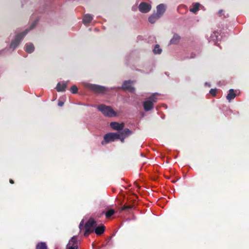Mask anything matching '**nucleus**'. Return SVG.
<instances>
[{"mask_svg":"<svg viewBox=\"0 0 249 249\" xmlns=\"http://www.w3.org/2000/svg\"><path fill=\"white\" fill-rule=\"evenodd\" d=\"M139 9L142 13H146L150 11L151 6L146 2H142L140 4Z\"/></svg>","mask_w":249,"mask_h":249,"instance_id":"6","label":"nucleus"},{"mask_svg":"<svg viewBox=\"0 0 249 249\" xmlns=\"http://www.w3.org/2000/svg\"><path fill=\"white\" fill-rule=\"evenodd\" d=\"M120 134L126 137L132 134V131L128 128L124 129L121 132H119Z\"/></svg>","mask_w":249,"mask_h":249,"instance_id":"20","label":"nucleus"},{"mask_svg":"<svg viewBox=\"0 0 249 249\" xmlns=\"http://www.w3.org/2000/svg\"><path fill=\"white\" fill-rule=\"evenodd\" d=\"M35 26H36V24H35V23H34V24H33L31 26V27H30V29H33Z\"/></svg>","mask_w":249,"mask_h":249,"instance_id":"32","label":"nucleus"},{"mask_svg":"<svg viewBox=\"0 0 249 249\" xmlns=\"http://www.w3.org/2000/svg\"><path fill=\"white\" fill-rule=\"evenodd\" d=\"M162 52V50L160 48V46L158 44L156 45L153 50V53L155 54H160Z\"/></svg>","mask_w":249,"mask_h":249,"instance_id":"23","label":"nucleus"},{"mask_svg":"<svg viewBox=\"0 0 249 249\" xmlns=\"http://www.w3.org/2000/svg\"><path fill=\"white\" fill-rule=\"evenodd\" d=\"M135 185L138 188H140V187L138 185V184L136 182L134 183Z\"/></svg>","mask_w":249,"mask_h":249,"instance_id":"34","label":"nucleus"},{"mask_svg":"<svg viewBox=\"0 0 249 249\" xmlns=\"http://www.w3.org/2000/svg\"><path fill=\"white\" fill-rule=\"evenodd\" d=\"M159 18H160V17L156 13L151 15L149 17L148 20L151 23H154Z\"/></svg>","mask_w":249,"mask_h":249,"instance_id":"16","label":"nucleus"},{"mask_svg":"<svg viewBox=\"0 0 249 249\" xmlns=\"http://www.w3.org/2000/svg\"><path fill=\"white\" fill-rule=\"evenodd\" d=\"M157 14L160 17L163 15L165 11V7L164 4H160L157 7Z\"/></svg>","mask_w":249,"mask_h":249,"instance_id":"10","label":"nucleus"},{"mask_svg":"<svg viewBox=\"0 0 249 249\" xmlns=\"http://www.w3.org/2000/svg\"><path fill=\"white\" fill-rule=\"evenodd\" d=\"M132 81L131 80L125 81L124 82L122 89L124 90H127L132 92L134 91V88L131 86Z\"/></svg>","mask_w":249,"mask_h":249,"instance_id":"7","label":"nucleus"},{"mask_svg":"<svg viewBox=\"0 0 249 249\" xmlns=\"http://www.w3.org/2000/svg\"><path fill=\"white\" fill-rule=\"evenodd\" d=\"M35 47L32 43H28L26 45L25 51L28 53H32L34 52Z\"/></svg>","mask_w":249,"mask_h":249,"instance_id":"19","label":"nucleus"},{"mask_svg":"<svg viewBox=\"0 0 249 249\" xmlns=\"http://www.w3.org/2000/svg\"><path fill=\"white\" fill-rule=\"evenodd\" d=\"M67 87L66 84L58 83L56 86V90L58 91H64Z\"/></svg>","mask_w":249,"mask_h":249,"instance_id":"18","label":"nucleus"},{"mask_svg":"<svg viewBox=\"0 0 249 249\" xmlns=\"http://www.w3.org/2000/svg\"><path fill=\"white\" fill-rule=\"evenodd\" d=\"M98 109L105 116L111 117L116 115V113L110 106L105 105H100L97 107Z\"/></svg>","mask_w":249,"mask_h":249,"instance_id":"2","label":"nucleus"},{"mask_svg":"<svg viewBox=\"0 0 249 249\" xmlns=\"http://www.w3.org/2000/svg\"><path fill=\"white\" fill-rule=\"evenodd\" d=\"M71 92L73 94H75L78 91V88L75 86H72L70 89Z\"/></svg>","mask_w":249,"mask_h":249,"instance_id":"25","label":"nucleus"},{"mask_svg":"<svg viewBox=\"0 0 249 249\" xmlns=\"http://www.w3.org/2000/svg\"><path fill=\"white\" fill-rule=\"evenodd\" d=\"M63 105H64V102L63 101H61L60 100L58 101V106L62 107L63 106Z\"/></svg>","mask_w":249,"mask_h":249,"instance_id":"30","label":"nucleus"},{"mask_svg":"<svg viewBox=\"0 0 249 249\" xmlns=\"http://www.w3.org/2000/svg\"><path fill=\"white\" fill-rule=\"evenodd\" d=\"M110 126L113 129L119 131L123 129L124 124V123L120 124L116 122H113L110 123Z\"/></svg>","mask_w":249,"mask_h":249,"instance_id":"8","label":"nucleus"},{"mask_svg":"<svg viewBox=\"0 0 249 249\" xmlns=\"http://www.w3.org/2000/svg\"><path fill=\"white\" fill-rule=\"evenodd\" d=\"M236 94L233 89H230L229 91V93L226 96L227 99L230 101L232 99H233L236 97Z\"/></svg>","mask_w":249,"mask_h":249,"instance_id":"14","label":"nucleus"},{"mask_svg":"<svg viewBox=\"0 0 249 249\" xmlns=\"http://www.w3.org/2000/svg\"><path fill=\"white\" fill-rule=\"evenodd\" d=\"M28 30H26L23 32L18 34L15 38L11 42L10 47L11 49H15L19 44L21 40L28 33Z\"/></svg>","mask_w":249,"mask_h":249,"instance_id":"3","label":"nucleus"},{"mask_svg":"<svg viewBox=\"0 0 249 249\" xmlns=\"http://www.w3.org/2000/svg\"><path fill=\"white\" fill-rule=\"evenodd\" d=\"M180 40V36L178 34H174L170 40L171 44H177Z\"/></svg>","mask_w":249,"mask_h":249,"instance_id":"13","label":"nucleus"},{"mask_svg":"<svg viewBox=\"0 0 249 249\" xmlns=\"http://www.w3.org/2000/svg\"><path fill=\"white\" fill-rule=\"evenodd\" d=\"M209 92L213 96H215L216 95V89H210Z\"/></svg>","mask_w":249,"mask_h":249,"instance_id":"27","label":"nucleus"},{"mask_svg":"<svg viewBox=\"0 0 249 249\" xmlns=\"http://www.w3.org/2000/svg\"><path fill=\"white\" fill-rule=\"evenodd\" d=\"M200 6L199 3H194L193 4V7L190 8V11L193 13H196L199 10Z\"/></svg>","mask_w":249,"mask_h":249,"instance_id":"15","label":"nucleus"},{"mask_svg":"<svg viewBox=\"0 0 249 249\" xmlns=\"http://www.w3.org/2000/svg\"><path fill=\"white\" fill-rule=\"evenodd\" d=\"M144 109L148 111L152 109L154 107V105L150 101L146 100L143 103Z\"/></svg>","mask_w":249,"mask_h":249,"instance_id":"9","label":"nucleus"},{"mask_svg":"<svg viewBox=\"0 0 249 249\" xmlns=\"http://www.w3.org/2000/svg\"><path fill=\"white\" fill-rule=\"evenodd\" d=\"M67 249H78V248H76V246H67Z\"/></svg>","mask_w":249,"mask_h":249,"instance_id":"29","label":"nucleus"},{"mask_svg":"<svg viewBox=\"0 0 249 249\" xmlns=\"http://www.w3.org/2000/svg\"><path fill=\"white\" fill-rule=\"evenodd\" d=\"M105 231V227L103 225L96 227L94 229V231L97 235L102 234Z\"/></svg>","mask_w":249,"mask_h":249,"instance_id":"12","label":"nucleus"},{"mask_svg":"<svg viewBox=\"0 0 249 249\" xmlns=\"http://www.w3.org/2000/svg\"><path fill=\"white\" fill-rule=\"evenodd\" d=\"M119 133V138H118V139H119L120 140V141H121L122 142H124V139H125L126 137H125V136H123L122 135H121V134H120V133Z\"/></svg>","mask_w":249,"mask_h":249,"instance_id":"28","label":"nucleus"},{"mask_svg":"<svg viewBox=\"0 0 249 249\" xmlns=\"http://www.w3.org/2000/svg\"><path fill=\"white\" fill-rule=\"evenodd\" d=\"M133 205H124V206L122 207V210L123 211H128L129 210H131L133 208Z\"/></svg>","mask_w":249,"mask_h":249,"instance_id":"26","label":"nucleus"},{"mask_svg":"<svg viewBox=\"0 0 249 249\" xmlns=\"http://www.w3.org/2000/svg\"><path fill=\"white\" fill-rule=\"evenodd\" d=\"M157 93L153 94L149 98H148L147 100L152 102V104L154 105V103L157 101Z\"/></svg>","mask_w":249,"mask_h":249,"instance_id":"22","label":"nucleus"},{"mask_svg":"<svg viewBox=\"0 0 249 249\" xmlns=\"http://www.w3.org/2000/svg\"><path fill=\"white\" fill-rule=\"evenodd\" d=\"M36 249H48L45 242H40L37 244Z\"/></svg>","mask_w":249,"mask_h":249,"instance_id":"21","label":"nucleus"},{"mask_svg":"<svg viewBox=\"0 0 249 249\" xmlns=\"http://www.w3.org/2000/svg\"><path fill=\"white\" fill-rule=\"evenodd\" d=\"M223 12V10H220L219 11L218 14H219V17H221Z\"/></svg>","mask_w":249,"mask_h":249,"instance_id":"31","label":"nucleus"},{"mask_svg":"<svg viewBox=\"0 0 249 249\" xmlns=\"http://www.w3.org/2000/svg\"><path fill=\"white\" fill-rule=\"evenodd\" d=\"M88 88L90 90L98 93H104L107 91L106 87L95 84H89Z\"/></svg>","mask_w":249,"mask_h":249,"instance_id":"5","label":"nucleus"},{"mask_svg":"<svg viewBox=\"0 0 249 249\" xmlns=\"http://www.w3.org/2000/svg\"><path fill=\"white\" fill-rule=\"evenodd\" d=\"M78 241L76 236H73L71 239L69 241V244L67 246H76V248L78 247Z\"/></svg>","mask_w":249,"mask_h":249,"instance_id":"11","label":"nucleus"},{"mask_svg":"<svg viewBox=\"0 0 249 249\" xmlns=\"http://www.w3.org/2000/svg\"><path fill=\"white\" fill-rule=\"evenodd\" d=\"M9 182L11 184H14V181L12 179H10L9 180Z\"/></svg>","mask_w":249,"mask_h":249,"instance_id":"33","label":"nucleus"},{"mask_svg":"<svg viewBox=\"0 0 249 249\" xmlns=\"http://www.w3.org/2000/svg\"><path fill=\"white\" fill-rule=\"evenodd\" d=\"M92 18H93L91 15L89 14L85 15L83 19V23L85 24H89L91 21Z\"/></svg>","mask_w":249,"mask_h":249,"instance_id":"17","label":"nucleus"},{"mask_svg":"<svg viewBox=\"0 0 249 249\" xmlns=\"http://www.w3.org/2000/svg\"><path fill=\"white\" fill-rule=\"evenodd\" d=\"M97 226L96 221L93 218H89L88 221L84 225V220H82L80 223L79 228L81 231L85 229L84 233L85 236H88L89 234L94 231V229Z\"/></svg>","mask_w":249,"mask_h":249,"instance_id":"1","label":"nucleus"},{"mask_svg":"<svg viewBox=\"0 0 249 249\" xmlns=\"http://www.w3.org/2000/svg\"><path fill=\"white\" fill-rule=\"evenodd\" d=\"M115 213V211L113 209H110L106 213V216L107 218H109Z\"/></svg>","mask_w":249,"mask_h":249,"instance_id":"24","label":"nucleus"},{"mask_svg":"<svg viewBox=\"0 0 249 249\" xmlns=\"http://www.w3.org/2000/svg\"><path fill=\"white\" fill-rule=\"evenodd\" d=\"M119 138V133H108L105 135L104 137V141L101 142L102 145L104 144V142L108 143L111 142H114Z\"/></svg>","mask_w":249,"mask_h":249,"instance_id":"4","label":"nucleus"}]
</instances>
